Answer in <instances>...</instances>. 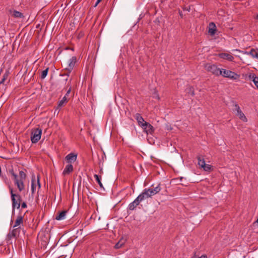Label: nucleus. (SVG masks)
Masks as SVG:
<instances>
[{"label":"nucleus","mask_w":258,"mask_h":258,"mask_svg":"<svg viewBox=\"0 0 258 258\" xmlns=\"http://www.w3.org/2000/svg\"><path fill=\"white\" fill-rule=\"evenodd\" d=\"M10 172L11 173L12 176L13 177V179L14 180L15 184L17 186L19 191H21L25 188L24 180H25L26 177V174L23 171H20L19 172L20 179H18V175L14 173L13 170H12L10 171Z\"/></svg>","instance_id":"nucleus-1"},{"label":"nucleus","mask_w":258,"mask_h":258,"mask_svg":"<svg viewBox=\"0 0 258 258\" xmlns=\"http://www.w3.org/2000/svg\"><path fill=\"white\" fill-rule=\"evenodd\" d=\"M10 194L11 195V199L12 202V207L13 210L15 208L19 209L21 206V202H22V198L19 194H16L14 193L12 188L10 187Z\"/></svg>","instance_id":"nucleus-2"},{"label":"nucleus","mask_w":258,"mask_h":258,"mask_svg":"<svg viewBox=\"0 0 258 258\" xmlns=\"http://www.w3.org/2000/svg\"><path fill=\"white\" fill-rule=\"evenodd\" d=\"M204 68L207 72L216 76H219L221 74V69L218 68L215 64L207 63L205 64Z\"/></svg>","instance_id":"nucleus-3"},{"label":"nucleus","mask_w":258,"mask_h":258,"mask_svg":"<svg viewBox=\"0 0 258 258\" xmlns=\"http://www.w3.org/2000/svg\"><path fill=\"white\" fill-rule=\"evenodd\" d=\"M42 130L39 128H33L31 130V141L32 143H36L41 138Z\"/></svg>","instance_id":"nucleus-4"},{"label":"nucleus","mask_w":258,"mask_h":258,"mask_svg":"<svg viewBox=\"0 0 258 258\" xmlns=\"http://www.w3.org/2000/svg\"><path fill=\"white\" fill-rule=\"evenodd\" d=\"M221 74L223 77L228 78L232 80H237L239 79L240 76L234 72L221 69Z\"/></svg>","instance_id":"nucleus-5"},{"label":"nucleus","mask_w":258,"mask_h":258,"mask_svg":"<svg viewBox=\"0 0 258 258\" xmlns=\"http://www.w3.org/2000/svg\"><path fill=\"white\" fill-rule=\"evenodd\" d=\"M234 106L235 108L233 109V111L236 112V115H237L239 117V118L242 121H245V122L247 121V118L245 117L244 113L241 110L238 104L237 103H235L234 105Z\"/></svg>","instance_id":"nucleus-6"},{"label":"nucleus","mask_w":258,"mask_h":258,"mask_svg":"<svg viewBox=\"0 0 258 258\" xmlns=\"http://www.w3.org/2000/svg\"><path fill=\"white\" fill-rule=\"evenodd\" d=\"M76 61H77V58L76 56H73L70 59L68 67L65 69V70L66 71H67V72H68L66 76H69L70 74L73 70V69L75 66V64L76 63Z\"/></svg>","instance_id":"nucleus-7"},{"label":"nucleus","mask_w":258,"mask_h":258,"mask_svg":"<svg viewBox=\"0 0 258 258\" xmlns=\"http://www.w3.org/2000/svg\"><path fill=\"white\" fill-rule=\"evenodd\" d=\"M143 125H144V126H142V128L144 130V132H146L147 134H152L154 133V128L150 123L145 121Z\"/></svg>","instance_id":"nucleus-8"},{"label":"nucleus","mask_w":258,"mask_h":258,"mask_svg":"<svg viewBox=\"0 0 258 258\" xmlns=\"http://www.w3.org/2000/svg\"><path fill=\"white\" fill-rule=\"evenodd\" d=\"M77 154L71 153L67 155L65 157V160L68 163H72L75 162L77 160Z\"/></svg>","instance_id":"nucleus-9"},{"label":"nucleus","mask_w":258,"mask_h":258,"mask_svg":"<svg viewBox=\"0 0 258 258\" xmlns=\"http://www.w3.org/2000/svg\"><path fill=\"white\" fill-rule=\"evenodd\" d=\"M218 56L220 57L221 58H223L224 59L230 61H234V57L227 53H220L218 54Z\"/></svg>","instance_id":"nucleus-10"},{"label":"nucleus","mask_w":258,"mask_h":258,"mask_svg":"<svg viewBox=\"0 0 258 258\" xmlns=\"http://www.w3.org/2000/svg\"><path fill=\"white\" fill-rule=\"evenodd\" d=\"M217 31V28L214 22H210L209 24L208 32L211 36L215 34Z\"/></svg>","instance_id":"nucleus-11"},{"label":"nucleus","mask_w":258,"mask_h":258,"mask_svg":"<svg viewBox=\"0 0 258 258\" xmlns=\"http://www.w3.org/2000/svg\"><path fill=\"white\" fill-rule=\"evenodd\" d=\"M135 118H136V119L137 120L138 123V124L140 126H141V127L142 126H144V123L145 122V120L144 119V118H143V117L141 116V115L139 113H136V114L135 115Z\"/></svg>","instance_id":"nucleus-12"},{"label":"nucleus","mask_w":258,"mask_h":258,"mask_svg":"<svg viewBox=\"0 0 258 258\" xmlns=\"http://www.w3.org/2000/svg\"><path fill=\"white\" fill-rule=\"evenodd\" d=\"M73 170L74 168L72 164L69 163V164L66 166L64 169L63 170L62 174L64 175H68L70 174L73 171Z\"/></svg>","instance_id":"nucleus-13"},{"label":"nucleus","mask_w":258,"mask_h":258,"mask_svg":"<svg viewBox=\"0 0 258 258\" xmlns=\"http://www.w3.org/2000/svg\"><path fill=\"white\" fill-rule=\"evenodd\" d=\"M249 79H251L254 84L256 88L258 90V77L254 74H250L248 76Z\"/></svg>","instance_id":"nucleus-14"},{"label":"nucleus","mask_w":258,"mask_h":258,"mask_svg":"<svg viewBox=\"0 0 258 258\" xmlns=\"http://www.w3.org/2000/svg\"><path fill=\"white\" fill-rule=\"evenodd\" d=\"M67 211H62L58 212L55 217V219L57 220H61L64 219Z\"/></svg>","instance_id":"nucleus-15"},{"label":"nucleus","mask_w":258,"mask_h":258,"mask_svg":"<svg viewBox=\"0 0 258 258\" xmlns=\"http://www.w3.org/2000/svg\"><path fill=\"white\" fill-rule=\"evenodd\" d=\"M23 216L22 215L18 216L17 218L15 221V225H14V227H16L20 225L21 224L23 223Z\"/></svg>","instance_id":"nucleus-16"},{"label":"nucleus","mask_w":258,"mask_h":258,"mask_svg":"<svg viewBox=\"0 0 258 258\" xmlns=\"http://www.w3.org/2000/svg\"><path fill=\"white\" fill-rule=\"evenodd\" d=\"M68 102V99L66 96H64L62 99L58 102V105L57 107V109H58L64 105V104L67 103Z\"/></svg>","instance_id":"nucleus-17"},{"label":"nucleus","mask_w":258,"mask_h":258,"mask_svg":"<svg viewBox=\"0 0 258 258\" xmlns=\"http://www.w3.org/2000/svg\"><path fill=\"white\" fill-rule=\"evenodd\" d=\"M12 16H13L15 18H23L24 17V16L23 15V14L21 12H20L19 11H17L16 10H14L13 12Z\"/></svg>","instance_id":"nucleus-18"},{"label":"nucleus","mask_w":258,"mask_h":258,"mask_svg":"<svg viewBox=\"0 0 258 258\" xmlns=\"http://www.w3.org/2000/svg\"><path fill=\"white\" fill-rule=\"evenodd\" d=\"M9 75H10L9 71H8V70L6 71L3 76L2 80L0 81V84H4L5 81L8 79Z\"/></svg>","instance_id":"nucleus-19"},{"label":"nucleus","mask_w":258,"mask_h":258,"mask_svg":"<svg viewBox=\"0 0 258 258\" xmlns=\"http://www.w3.org/2000/svg\"><path fill=\"white\" fill-rule=\"evenodd\" d=\"M197 158L198 160L199 165L201 166V168H202L206 164L204 159L200 156H198Z\"/></svg>","instance_id":"nucleus-20"},{"label":"nucleus","mask_w":258,"mask_h":258,"mask_svg":"<svg viewBox=\"0 0 258 258\" xmlns=\"http://www.w3.org/2000/svg\"><path fill=\"white\" fill-rule=\"evenodd\" d=\"M186 92L188 94H190L192 96L195 95L194 89L192 86H189L186 89Z\"/></svg>","instance_id":"nucleus-21"},{"label":"nucleus","mask_w":258,"mask_h":258,"mask_svg":"<svg viewBox=\"0 0 258 258\" xmlns=\"http://www.w3.org/2000/svg\"><path fill=\"white\" fill-rule=\"evenodd\" d=\"M94 177L101 188H103V184L101 182V177L97 174L94 175Z\"/></svg>","instance_id":"nucleus-22"},{"label":"nucleus","mask_w":258,"mask_h":258,"mask_svg":"<svg viewBox=\"0 0 258 258\" xmlns=\"http://www.w3.org/2000/svg\"><path fill=\"white\" fill-rule=\"evenodd\" d=\"M250 54L253 57L258 58V52L254 49H251L248 53Z\"/></svg>","instance_id":"nucleus-23"},{"label":"nucleus","mask_w":258,"mask_h":258,"mask_svg":"<svg viewBox=\"0 0 258 258\" xmlns=\"http://www.w3.org/2000/svg\"><path fill=\"white\" fill-rule=\"evenodd\" d=\"M151 187L153 188L156 194L160 192V191L161 190L160 184H158L156 187H154V184H152Z\"/></svg>","instance_id":"nucleus-24"},{"label":"nucleus","mask_w":258,"mask_h":258,"mask_svg":"<svg viewBox=\"0 0 258 258\" xmlns=\"http://www.w3.org/2000/svg\"><path fill=\"white\" fill-rule=\"evenodd\" d=\"M124 241H122V239H120L118 242H117L114 245L115 249H118L122 247L124 245Z\"/></svg>","instance_id":"nucleus-25"},{"label":"nucleus","mask_w":258,"mask_h":258,"mask_svg":"<svg viewBox=\"0 0 258 258\" xmlns=\"http://www.w3.org/2000/svg\"><path fill=\"white\" fill-rule=\"evenodd\" d=\"M49 71V68H47L45 70L43 71L41 75V79H44L47 76Z\"/></svg>","instance_id":"nucleus-26"},{"label":"nucleus","mask_w":258,"mask_h":258,"mask_svg":"<svg viewBox=\"0 0 258 258\" xmlns=\"http://www.w3.org/2000/svg\"><path fill=\"white\" fill-rule=\"evenodd\" d=\"M212 166L209 164H205V165L202 167L203 169L206 171H210L211 170Z\"/></svg>","instance_id":"nucleus-27"},{"label":"nucleus","mask_w":258,"mask_h":258,"mask_svg":"<svg viewBox=\"0 0 258 258\" xmlns=\"http://www.w3.org/2000/svg\"><path fill=\"white\" fill-rule=\"evenodd\" d=\"M137 205L134 202H132L131 203H130L128 205V209L130 210H134L135 209V208L137 207Z\"/></svg>","instance_id":"nucleus-28"},{"label":"nucleus","mask_w":258,"mask_h":258,"mask_svg":"<svg viewBox=\"0 0 258 258\" xmlns=\"http://www.w3.org/2000/svg\"><path fill=\"white\" fill-rule=\"evenodd\" d=\"M142 193L144 195V197L146 198V199L151 197L148 189H145Z\"/></svg>","instance_id":"nucleus-29"},{"label":"nucleus","mask_w":258,"mask_h":258,"mask_svg":"<svg viewBox=\"0 0 258 258\" xmlns=\"http://www.w3.org/2000/svg\"><path fill=\"white\" fill-rule=\"evenodd\" d=\"M34 178H33L32 180V183H31V190H32V193L33 194L35 192V190L36 188V185L34 183Z\"/></svg>","instance_id":"nucleus-30"},{"label":"nucleus","mask_w":258,"mask_h":258,"mask_svg":"<svg viewBox=\"0 0 258 258\" xmlns=\"http://www.w3.org/2000/svg\"><path fill=\"white\" fill-rule=\"evenodd\" d=\"M149 192V195L150 196V197H151L152 196H154L155 195H156V194L155 193L153 188H152L151 187L149 188L148 189Z\"/></svg>","instance_id":"nucleus-31"},{"label":"nucleus","mask_w":258,"mask_h":258,"mask_svg":"<svg viewBox=\"0 0 258 258\" xmlns=\"http://www.w3.org/2000/svg\"><path fill=\"white\" fill-rule=\"evenodd\" d=\"M140 201H142L144 200L146 198L144 197V195L143 194V193L141 194L138 197H137Z\"/></svg>","instance_id":"nucleus-32"},{"label":"nucleus","mask_w":258,"mask_h":258,"mask_svg":"<svg viewBox=\"0 0 258 258\" xmlns=\"http://www.w3.org/2000/svg\"><path fill=\"white\" fill-rule=\"evenodd\" d=\"M71 90H72V87H71V86H70L69 89L68 90L66 95H64V96H66V98H67V96L70 93Z\"/></svg>","instance_id":"nucleus-33"},{"label":"nucleus","mask_w":258,"mask_h":258,"mask_svg":"<svg viewBox=\"0 0 258 258\" xmlns=\"http://www.w3.org/2000/svg\"><path fill=\"white\" fill-rule=\"evenodd\" d=\"M133 202L137 205V206H138L141 201H140L138 198H137Z\"/></svg>","instance_id":"nucleus-34"},{"label":"nucleus","mask_w":258,"mask_h":258,"mask_svg":"<svg viewBox=\"0 0 258 258\" xmlns=\"http://www.w3.org/2000/svg\"><path fill=\"white\" fill-rule=\"evenodd\" d=\"M17 228L12 230L11 234L13 237H15L16 235Z\"/></svg>","instance_id":"nucleus-35"},{"label":"nucleus","mask_w":258,"mask_h":258,"mask_svg":"<svg viewBox=\"0 0 258 258\" xmlns=\"http://www.w3.org/2000/svg\"><path fill=\"white\" fill-rule=\"evenodd\" d=\"M21 207L22 208H26L27 206V204L25 202H23L22 204H21Z\"/></svg>","instance_id":"nucleus-36"},{"label":"nucleus","mask_w":258,"mask_h":258,"mask_svg":"<svg viewBox=\"0 0 258 258\" xmlns=\"http://www.w3.org/2000/svg\"><path fill=\"white\" fill-rule=\"evenodd\" d=\"M67 74H67H60L61 76L64 77V80H65L66 81H67L68 80V78L69 77V76H66Z\"/></svg>","instance_id":"nucleus-37"},{"label":"nucleus","mask_w":258,"mask_h":258,"mask_svg":"<svg viewBox=\"0 0 258 258\" xmlns=\"http://www.w3.org/2000/svg\"><path fill=\"white\" fill-rule=\"evenodd\" d=\"M37 184H38V186L39 188H40L41 185H40V179H39V176H37Z\"/></svg>","instance_id":"nucleus-38"},{"label":"nucleus","mask_w":258,"mask_h":258,"mask_svg":"<svg viewBox=\"0 0 258 258\" xmlns=\"http://www.w3.org/2000/svg\"><path fill=\"white\" fill-rule=\"evenodd\" d=\"M102 0H97L96 2L95 5L94 6V7H97V6L101 2Z\"/></svg>","instance_id":"nucleus-39"},{"label":"nucleus","mask_w":258,"mask_h":258,"mask_svg":"<svg viewBox=\"0 0 258 258\" xmlns=\"http://www.w3.org/2000/svg\"><path fill=\"white\" fill-rule=\"evenodd\" d=\"M178 13H179V16H180V18H183V14H182V12L180 10H178Z\"/></svg>","instance_id":"nucleus-40"},{"label":"nucleus","mask_w":258,"mask_h":258,"mask_svg":"<svg viewBox=\"0 0 258 258\" xmlns=\"http://www.w3.org/2000/svg\"><path fill=\"white\" fill-rule=\"evenodd\" d=\"M105 157H106V156H105V153L103 152V155H102V162H104V158H105Z\"/></svg>","instance_id":"nucleus-41"},{"label":"nucleus","mask_w":258,"mask_h":258,"mask_svg":"<svg viewBox=\"0 0 258 258\" xmlns=\"http://www.w3.org/2000/svg\"><path fill=\"white\" fill-rule=\"evenodd\" d=\"M183 10H186V11H187L188 12H189V11H190V8H183Z\"/></svg>","instance_id":"nucleus-42"},{"label":"nucleus","mask_w":258,"mask_h":258,"mask_svg":"<svg viewBox=\"0 0 258 258\" xmlns=\"http://www.w3.org/2000/svg\"><path fill=\"white\" fill-rule=\"evenodd\" d=\"M199 258H207V257L206 255H203L199 257Z\"/></svg>","instance_id":"nucleus-43"},{"label":"nucleus","mask_w":258,"mask_h":258,"mask_svg":"<svg viewBox=\"0 0 258 258\" xmlns=\"http://www.w3.org/2000/svg\"><path fill=\"white\" fill-rule=\"evenodd\" d=\"M167 130H171L172 129V127H168V126L167 127Z\"/></svg>","instance_id":"nucleus-44"},{"label":"nucleus","mask_w":258,"mask_h":258,"mask_svg":"<svg viewBox=\"0 0 258 258\" xmlns=\"http://www.w3.org/2000/svg\"><path fill=\"white\" fill-rule=\"evenodd\" d=\"M255 19L258 20V14H257L255 17Z\"/></svg>","instance_id":"nucleus-45"},{"label":"nucleus","mask_w":258,"mask_h":258,"mask_svg":"<svg viewBox=\"0 0 258 258\" xmlns=\"http://www.w3.org/2000/svg\"><path fill=\"white\" fill-rule=\"evenodd\" d=\"M157 99H158V100H159V99H160V97H159V96L158 95H157Z\"/></svg>","instance_id":"nucleus-46"},{"label":"nucleus","mask_w":258,"mask_h":258,"mask_svg":"<svg viewBox=\"0 0 258 258\" xmlns=\"http://www.w3.org/2000/svg\"><path fill=\"white\" fill-rule=\"evenodd\" d=\"M182 178H183V177H180V180H181Z\"/></svg>","instance_id":"nucleus-47"}]
</instances>
